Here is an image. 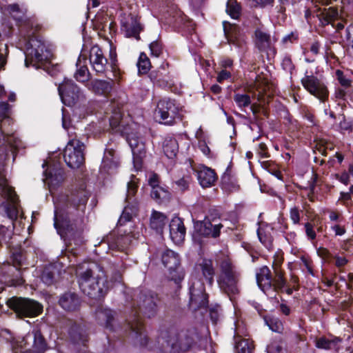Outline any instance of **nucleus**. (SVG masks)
Listing matches in <instances>:
<instances>
[{
	"label": "nucleus",
	"mask_w": 353,
	"mask_h": 353,
	"mask_svg": "<svg viewBox=\"0 0 353 353\" xmlns=\"http://www.w3.org/2000/svg\"><path fill=\"white\" fill-rule=\"evenodd\" d=\"M37 28L29 21L20 26L19 45L25 48V65L43 68L50 76L54 77L60 72V65L50 63L52 54L44 42L35 35Z\"/></svg>",
	"instance_id": "obj_1"
},
{
	"label": "nucleus",
	"mask_w": 353,
	"mask_h": 353,
	"mask_svg": "<svg viewBox=\"0 0 353 353\" xmlns=\"http://www.w3.org/2000/svg\"><path fill=\"white\" fill-rule=\"evenodd\" d=\"M89 196L85 190H78L71 194L63 207L54 201V226L61 236L70 233L81 225Z\"/></svg>",
	"instance_id": "obj_2"
},
{
	"label": "nucleus",
	"mask_w": 353,
	"mask_h": 353,
	"mask_svg": "<svg viewBox=\"0 0 353 353\" xmlns=\"http://www.w3.org/2000/svg\"><path fill=\"white\" fill-rule=\"evenodd\" d=\"M214 269L210 259H203L195 265L189 281L190 305L194 310L205 307L208 303L201 276L210 285H212L214 282Z\"/></svg>",
	"instance_id": "obj_3"
},
{
	"label": "nucleus",
	"mask_w": 353,
	"mask_h": 353,
	"mask_svg": "<svg viewBox=\"0 0 353 353\" xmlns=\"http://www.w3.org/2000/svg\"><path fill=\"white\" fill-rule=\"evenodd\" d=\"M77 274L81 290L94 299L103 297L108 290V284L103 269L97 264H90L85 270L77 269Z\"/></svg>",
	"instance_id": "obj_4"
},
{
	"label": "nucleus",
	"mask_w": 353,
	"mask_h": 353,
	"mask_svg": "<svg viewBox=\"0 0 353 353\" xmlns=\"http://www.w3.org/2000/svg\"><path fill=\"white\" fill-rule=\"evenodd\" d=\"M199 340L196 330L192 328L179 332L163 331L158 338V343L161 348L170 347L174 352H180L188 350Z\"/></svg>",
	"instance_id": "obj_5"
},
{
	"label": "nucleus",
	"mask_w": 353,
	"mask_h": 353,
	"mask_svg": "<svg viewBox=\"0 0 353 353\" xmlns=\"http://www.w3.org/2000/svg\"><path fill=\"white\" fill-rule=\"evenodd\" d=\"M109 121L110 127L115 132L127 134V141L132 150L134 168L136 170H139L142 167V159L145 153L144 143L139 137L128 133L119 108L112 111Z\"/></svg>",
	"instance_id": "obj_6"
},
{
	"label": "nucleus",
	"mask_w": 353,
	"mask_h": 353,
	"mask_svg": "<svg viewBox=\"0 0 353 353\" xmlns=\"http://www.w3.org/2000/svg\"><path fill=\"white\" fill-rule=\"evenodd\" d=\"M0 335L10 342L14 350H19L21 353H41L46 347L44 339L37 330L17 339H13L12 334L7 330H2Z\"/></svg>",
	"instance_id": "obj_7"
},
{
	"label": "nucleus",
	"mask_w": 353,
	"mask_h": 353,
	"mask_svg": "<svg viewBox=\"0 0 353 353\" xmlns=\"http://www.w3.org/2000/svg\"><path fill=\"white\" fill-rule=\"evenodd\" d=\"M239 273L229 259H224L220 263V272L217 283L221 290L228 295L239 292L238 281Z\"/></svg>",
	"instance_id": "obj_8"
},
{
	"label": "nucleus",
	"mask_w": 353,
	"mask_h": 353,
	"mask_svg": "<svg viewBox=\"0 0 353 353\" xmlns=\"http://www.w3.org/2000/svg\"><path fill=\"white\" fill-rule=\"evenodd\" d=\"M181 111L174 101L163 99L157 104L155 117L159 123L172 125L176 123V119H181Z\"/></svg>",
	"instance_id": "obj_9"
},
{
	"label": "nucleus",
	"mask_w": 353,
	"mask_h": 353,
	"mask_svg": "<svg viewBox=\"0 0 353 353\" xmlns=\"http://www.w3.org/2000/svg\"><path fill=\"white\" fill-rule=\"evenodd\" d=\"M84 149V144L79 139L73 138L69 140L63 151V159L68 167L77 169L83 164Z\"/></svg>",
	"instance_id": "obj_10"
},
{
	"label": "nucleus",
	"mask_w": 353,
	"mask_h": 353,
	"mask_svg": "<svg viewBox=\"0 0 353 353\" xmlns=\"http://www.w3.org/2000/svg\"><path fill=\"white\" fill-rule=\"evenodd\" d=\"M8 305L18 315L22 316H36L43 310L42 305L38 302L21 297L10 299Z\"/></svg>",
	"instance_id": "obj_11"
},
{
	"label": "nucleus",
	"mask_w": 353,
	"mask_h": 353,
	"mask_svg": "<svg viewBox=\"0 0 353 353\" xmlns=\"http://www.w3.org/2000/svg\"><path fill=\"white\" fill-rule=\"evenodd\" d=\"M59 94L65 105L71 106L85 99V96L79 87L70 79H64L59 85Z\"/></svg>",
	"instance_id": "obj_12"
},
{
	"label": "nucleus",
	"mask_w": 353,
	"mask_h": 353,
	"mask_svg": "<svg viewBox=\"0 0 353 353\" xmlns=\"http://www.w3.org/2000/svg\"><path fill=\"white\" fill-rule=\"evenodd\" d=\"M163 265L169 270V279L178 285L183 279V272L180 268V259L176 252L166 250L161 256Z\"/></svg>",
	"instance_id": "obj_13"
},
{
	"label": "nucleus",
	"mask_w": 353,
	"mask_h": 353,
	"mask_svg": "<svg viewBox=\"0 0 353 353\" xmlns=\"http://www.w3.org/2000/svg\"><path fill=\"white\" fill-rule=\"evenodd\" d=\"M301 83L304 88L311 94L324 101L329 95V92L325 84L314 75L306 74L302 79Z\"/></svg>",
	"instance_id": "obj_14"
},
{
	"label": "nucleus",
	"mask_w": 353,
	"mask_h": 353,
	"mask_svg": "<svg viewBox=\"0 0 353 353\" xmlns=\"http://www.w3.org/2000/svg\"><path fill=\"white\" fill-rule=\"evenodd\" d=\"M43 168L48 167L44 170L45 179L44 182L48 184L50 192H52V189L55 188L63 181V170L59 166V163H52L50 159L45 161L43 165Z\"/></svg>",
	"instance_id": "obj_15"
},
{
	"label": "nucleus",
	"mask_w": 353,
	"mask_h": 353,
	"mask_svg": "<svg viewBox=\"0 0 353 353\" xmlns=\"http://www.w3.org/2000/svg\"><path fill=\"white\" fill-rule=\"evenodd\" d=\"M223 225L216 219H211L207 216L203 221H197L194 225L196 233L205 237L216 238L220 235Z\"/></svg>",
	"instance_id": "obj_16"
},
{
	"label": "nucleus",
	"mask_w": 353,
	"mask_h": 353,
	"mask_svg": "<svg viewBox=\"0 0 353 353\" xmlns=\"http://www.w3.org/2000/svg\"><path fill=\"white\" fill-rule=\"evenodd\" d=\"M90 64L97 74H103L108 65V59L104 56L102 50L98 46L91 48L89 52Z\"/></svg>",
	"instance_id": "obj_17"
},
{
	"label": "nucleus",
	"mask_w": 353,
	"mask_h": 353,
	"mask_svg": "<svg viewBox=\"0 0 353 353\" xmlns=\"http://www.w3.org/2000/svg\"><path fill=\"white\" fill-rule=\"evenodd\" d=\"M256 277L259 288L268 296H274V291L270 269L267 266L261 268L256 272Z\"/></svg>",
	"instance_id": "obj_18"
},
{
	"label": "nucleus",
	"mask_w": 353,
	"mask_h": 353,
	"mask_svg": "<svg viewBox=\"0 0 353 353\" xmlns=\"http://www.w3.org/2000/svg\"><path fill=\"white\" fill-rule=\"evenodd\" d=\"M170 237L175 244H181L183 242L186 234V230L183 220L174 216L169 225Z\"/></svg>",
	"instance_id": "obj_19"
},
{
	"label": "nucleus",
	"mask_w": 353,
	"mask_h": 353,
	"mask_svg": "<svg viewBox=\"0 0 353 353\" xmlns=\"http://www.w3.org/2000/svg\"><path fill=\"white\" fill-rule=\"evenodd\" d=\"M139 310L144 315L150 318L157 312V296H154L150 292H141L140 296Z\"/></svg>",
	"instance_id": "obj_20"
},
{
	"label": "nucleus",
	"mask_w": 353,
	"mask_h": 353,
	"mask_svg": "<svg viewBox=\"0 0 353 353\" xmlns=\"http://www.w3.org/2000/svg\"><path fill=\"white\" fill-rule=\"evenodd\" d=\"M143 27L136 17L129 16L121 21V30L127 37L140 39L139 34Z\"/></svg>",
	"instance_id": "obj_21"
},
{
	"label": "nucleus",
	"mask_w": 353,
	"mask_h": 353,
	"mask_svg": "<svg viewBox=\"0 0 353 353\" xmlns=\"http://www.w3.org/2000/svg\"><path fill=\"white\" fill-rule=\"evenodd\" d=\"M0 188L2 190L3 196L12 205V210L8 207L6 212L10 219H13L16 218L17 215V210L15 208V205L17 203V197L13 190V188L8 184V181L5 179H0Z\"/></svg>",
	"instance_id": "obj_22"
},
{
	"label": "nucleus",
	"mask_w": 353,
	"mask_h": 353,
	"mask_svg": "<svg viewBox=\"0 0 353 353\" xmlns=\"http://www.w3.org/2000/svg\"><path fill=\"white\" fill-rule=\"evenodd\" d=\"M118 166L119 161L114 155V150H105L100 167V173L101 174H113L116 172Z\"/></svg>",
	"instance_id": "obj_23"
},
{
	"label": "nucleus",
	"mask_w": 353,
	"mask_h": 353,
	"mask_svg": "<svg viewBox=\"0 0 353 353\" xmlns=\"http://www.w3.org/2000/svg\"><path fill=\"white\" fill-rule=\"evenodd\" d=\"M197 179L199 184L203 188H209L212 186L216 181V175L214 171L205 165L199 167L196 171Z\"/></svg>",
	"instance_id": "obj_24"
},
{
	"label": "nucleus",
	"mask_w": 353,
	"mask_h": 353,
	"mask_svg": "<svg viewBox=\"0 0 353 353\" xmlns=\"http://www.w3.org/2000/svg\"><path fill=\"white\" fill-rule=\"evenodd\" d=\"M87 56L81 54L76 63L77 70L74 74L75 79L81 83L87 82L90 79V73L87 66Z\"/></svg>",
	"instance_id": "obj_25"
},
{
	"label": "nucleus",
	"mask_w": 353,
	"mask_h": 353,
	"mask_svg": "<svg viewBox=\"0 0 353 353\" xmlns=\"http://www.w3.org/2000/svg\"><path fill=\"white\" fill-rule=\"evenodd\" d=\"M95 319L98 324L108 329H112L114 312L109 308L100 307L95 312Z\"/></svg>",
	"instance_id": "obj_26"
},
{
	"label": "nucleus",
	"mask_w": 353,
	"mask_h": 353,
	"mask_svg": "<svg viewBox=\"0 0 353 353\" xmlns=\"http://www.w3.org/2000/svg\"><path fill=\"white\" fill-rule=\"evenodd\" d=\"M255 43L260 51L268 52L272 48V40L270 35L263 28H257L255 30Z\"/></svg>",
	"instance_id": "obj_27"
},
{
	"label": "nucleus",
	"mask_w": 353,
	"mask_h": 353,
	"mask_svg": "<svg viewBox=\"0 0 353 353\" xmlns=\"http://www.w3.org/2000/svg\"><path fill=\"white\" fill-rule=\"evenodd\" d=\"M59 305L65 310H74L79 305V299L75 293L67 292L60 297Z\"/></svg>",
	"instance_id": "obj_28"
},
{
	"label": "nucleus",
	"mask_w": 353,
	"mask_h": 353,
	"mask_svg": "<svg viewBox=\"0 0 353 353\" xmlns=\"http://www.w3.org/2000/svg\"><path fill=\"white\" fill-rule=\"evenodd\" d=\"M167 222L168 219L164 214L154 210L152 211L150 223L152 229L161 234Z\"/></svg>",
	"instance_id": "obj_29"
},
{
	"label": "nucleus",
	"mask_w": 353,
	"mask_h": 353,
	"mask_svg": "<svg viewBox=\"0 0 353 353\" xmlns=\"http://www.w3.org/2000/svg\"><path fill=\"white\" fill-rule=\"evenodd\" d=\"M87 87L96 94H103L111 91L112 83L105 80L94 79L90 81Z\"/></svg>",
	"instance_id": "obj_30"
},
{
	"label": "nucleus",
	"mask_w": 353,
	"mask_h": 353,
	"mask_svg": "<svg viewBox=\"0 0 353 353\" xmlns=\"http://www.w3.org/2000/svg\"><path fill=\"white\" fill-rule=\"evenodd\" d=\"M8 11L12 17L18 21H21L24 17L23 10L21 9L18 4L6 6L5 0H0V14L1 15Z\"/></svg>",
	"instance_id": "obj_31"
},
{
	"label": "nucleus",
	"mask_w": 353,
	"mask_h": 353,
	"mask_svg": "<svg viewBox=\"0 0 353 353\" xmlns=\"http://www.w3.org/2000/svg\"><path fill=\"white\" fill-rule=\"evenodd\" d=\"M163 152L165 155L170 159H173L178 153L179 145L174 138H166L163 142Z\"/></svg>",
	"instance_id": "obj_32"
},
{
	"label": "nucleus",
	"mask_w": 353,
	"mask_h": 353,
	"mask_svg": "<svg viewBox=\"0 0 353 353\" xmlns=\"http://www.w3.org/2000/svg\"><path fill=\"white\" fill-rule=\"evenodd\" d=\"M235 348L237 353H252V346L249 339H240V334L238 329L234 334Z\"/></svg>",
	"instance_id": "obj_33"
},
{
	"label": "nucleus",
	"mask_w": 353,
	"mask_h": 353,
	"mask_svg": "<svg viewBox=\"0 0 353 353\" xmlns=\"http://www.w3.org/2000/svg\"><path fill=\"white\" fill-rule=\"evenodd\" d=\"M130 329L132 334L134 335L136 339H139V343L141 345L147 344V339L145 336H143L142 333V323L139 319L136 318L132 321L129 323Z\"/></svg>",
	"instance_id": "obj_34"
},
{
	"label": "nucleus",
	"mask_w": 353,
	"mask_h": 353,
	"mask_svg": "<svg viewBox=\"0 0 353 353\" xmlns=\"http://www.w3.org/2000/svg\"><path fill=\"white\" fill-rule=\"evenodd\" d=\"M270 227H267L265 229L259 228L257 230V234L260 241L268 250H270L272 248V238L270 234Z\"/></svg>",
	"instance_id": "obj_35"
},
{
	"label": "nucleus",
	"mask_w": 353,
	"mask_h": 353,
	"mask_svg": "<svg viewBox=\"0 0 353 353\" xmlns=\"http://www.w3.org/2000/svg\"><path fill=\"white\" fill-rule=\"evenodd\" d=\"M137 212V208L136 206L126 205L118 221L120 225H124L126 222L130 221L133 216H135Z\"/></svg>",
	"instance_id": "obj_36"
},
{
	"label": "nucleus",
	"mask_w": 353,
	"mask_h": 353,
	"mask_svg": "<svg viewBox=\"0 0 353 353\" xmlns=\"http://www.w3.org/2000/svg\"><path fill=\"white\" fill-rule=\"evenodd\" d=\"M339 342H340V339L337 338L332 340H330L325 337H321L316 340V346L318 348L325 350L337 349V344Z\"/></svg>",
	"instance_id": "obj_37"
},
{
	"label": "nucleus",
	"mask_w": 353,
	"mask_h": 353,
	"mask_svg": "<svg viewBox=\"0 0 353 353\" xmlns=\"http://www.w3.org/2000/svg\"><path fill=\"white\" fill-rule=\"evenodd\" d=\"M150 61L146 54L141 52L139 55L137 68L139 74H146L150 69Z\"/></svg>",
	"instance_id": "obj_38"
},
{
	"label": "nucleus",
	"mask_w": 353,
	"mask_h": 353,
	"mask_svg": "<svg viewBox=\"0 0 353 353\" xmlns=\"http://www.w3.org/2000/svg\"><path fill=\"white\" fill-rule=\"evenodd\" d=\"M3 140L10 147L11 150H17L23 148L22 141L15 134L3 136Z\"/></svg>",
	"instance_id": "obj_39"
},
{
	"label": "nucleus",
	"mask_w": 353,
	"mask_h": 353,
	"mask_svg": "<svg viewBox=\"0 0 353 353\" xmlns=\"http://www.w3.org/2000/svg\"><path fill=\"white\" fill-rule=\"evenodd\" d=\"M234 101L241 109L247 108L251 104V98L248 94L236 93L234 95Z\"/></svg>",
	"instance_id": "obj_40"
},
{
	"label": "nucleus",
	"mask_w": 353,
	"mask_h": 353,
	"mask_svg": "<svg viewBox=\"0 0 353 353\" xmlns=\"http://www.w3.org/2000/svg\"><path fill=\"white\" fill-rule=\"evenodd\" d=\"M226 12L232 19H237L239 17L240 6L236 0H228Z\"/></svg>",
	"instance_id": "obj_41"
},
{
	"label": "nucleus",
	"mask_w": 353,
	"mask_h": 353,
	"mask_svg": "<svg viewBox=\"0 0 353 353\" xmlns=\"http://www.w3.org/2000/svg\"><path fill=\"white\" fill-rule=\"evenodd\" d=\"M265 324L273 332H279L282 330V323L277 318L265 317Z\"/></svg>",
	"instance_id": "obj_42"
},
{
	"label": "nucleus",
	"mask_w": 353,
	"mask_h": 353,
	"mask_svg": "<svg viewBox=\"0 0 353 353\" xmlns=\"http://www.w3.org/2000/svg\"><path fill=\"white\" fill-rule=\"evenodd\" d=\"M137 189V179L132 176L130 181L128 183V191L126 200L128 203H130L131 198L135 194Z\"/></svg>",
	"instance_id": "obj_43"
},
{
	"label": "nucleus",
	"mask_w": 353,
	"mask_h": 353,
	"mask_svg": "<svg viewBox=\"0 0 353 353\" xmlns=\"http://www.w3.org/2000/svg\"><path fill=\"white\" fill-rule=\"evenodd\" d=\"M149 48L150 50V55L154 57H159L163 53V46L161 43L159 41H152L150 46Z\"/></svg>",
	"instance_id": "obj_44"
},
{
	"label": "nucleus",
	"mask_w": 353,
	"mask_h": 353,
	"mask_svg": "<svg viewBox=\"0 0 353 353\" xmlns=\"http://www.w3.org/2000/svg\"><path fill=\"white\" fill-rule=\"evenodd\" d=\"M345 38L348 53L353 57V25H350L347 28Z\"/></svg>",
	"instance_id": "obj_45"
},
{
	"label": "nucleus",
	"mask_w": 353,
	"mask_h": 353,
	"mask_svg": "<svg viewBox=\"0 0 353 353\" xmlns=\"http://www.w3.org/2000/svg\"><path fill=\"white\" fill-rule=\"evenodd\" d=\"M168 192L159 185L152 188L151 196L156 200H161L166 198Z\"/></svg>",
	"instance_id": "obj_46"
},
{
	"label": "nucleus",
	"mask_w": 353,
	"mask_h": 353,
	"mask_svg": "<svg viewBox=\"0 0 353 353\" xmlns=\"http://www.w3.org/2000/svg\"><path fill=\"white\" fill-rule=\"evenodd\" d=\"M191 179L188 175L183 176L182 178L174 181L179 190L184 191L188 188Z\"/></svg>",
	"instance_id": "obj_47"
},
{
	"label": "nucleus",
	"mask_w": 353,
	"mask_h": 353,
	"mask_svg": "<svg viewBox=\"0 0 353 353\" xmlns=\"http://www.w3.org/2000/svg\"><path fill=\"white\" fill-rule=\"evenodd\" d=\"M323 14L326 21L330 23L332 20H334L338 17L339 13L336 9L329 8L328 9L324 10Z\"/></svg>",
	"instance_id": "obj_48"
},
{
	"label": "nucleus",
	"mask_w": 353,
	"mask_h": 353,
	"mask_svg": "<svg viewBox=\"0 0 353 353\" xmlns=\"http://www.w3.org/2000/svg\"><path fill=\"white\" fill-rule=\"evenodd\" d=\"M341 131L351 132L353 131V119H343L339 123Z\"/></svg>",
	"instance_id": "obj_49"
},
{
	"label": "nucleus",
	"mask_w": 353,
	"mask_h": 353,
	"mask_svg": "<svg viewBox=\"0 0 353 353\" xmlns=\"http://www.w3.org/2000/svg\"><path fill=\"white\" fill-rule=\"evenodd\" d=\"M304 227L307 239L312 241H314L316 239V235L313 225L307 222L305 223Z\"/></svg>",
	"instance_id": "obj_50"
},
{
	"label": "nucleus",
	"mask_w": 353,
	"mask_h": 353,
	"mask_svg": "<svg viewBox=\"0 0 353 353\" xmlns=\"http://www.w3.org/2000/svg\"><path fill=\"white\" fill-rule=\"evenodd\" d=\"M336 76L341 85L347 87L350 85V81L343 74V72L339 70L336 71Z\"/></svg>",
	"instance_id": "obj_51"
},
{
	"label": "nucleus",
	"mask_w": 353,
	"mask_h": 353,
	"mask_svg": "<svg viewBox=\"0 0 353 353\" xmlns=\"http://www.w3.org/2000/svg\"><path fill=\"white\" fill-rule=\"evenodd\" d=\"M290 218L294 224H298L300 221V212L298 208H292L290 210Z\"/></svg>",
	"instance_id": "obj_52"
},
{
	"label": "nucleus",
	"mask_w": 353,
	"mask_h": 353,
	"mask_svg": "<svg viewBox=\"0 0 353 353\" xmlns=\"http://www.w3.org/2000/svg\"><path fill=\"white\" fill-rule=\"evenodd\" d=\"M285 281L281 273H276V277L273 283V290L275 292L276 288H282L284 287Z\"/></svg>",
	"instance_id": "obj_53"
},
{
	"label": "nucleus",
	"mask_w": 353,
	"mask_h": 353,
	"mask_svg": "<svg viewBox=\"0 0 353 353\" xmlns=\"http://www.w3.org/2000/svg\"><path fill=\"white\" fill-rule=\"evenodd\" d=\"M268 353H280L282 351V347L277 342H272L267 346Z\"/></svg>",
	"instance_id": "obj_54"
},
{
	"label": "nucleus",
	"mask_w": 353,
	"mask_h": 353,
	"mask_svg": "<svg viewBox=\"0 0 353 353\" xmlns=\"http://www.w3.org/2000/svg\"><path fill=\"white\" fill-rule=\"evenodd\" d=\"M231 78V72L227 70H222L217 75L216 80L219 83H222L225 80Z\"/></svg>",
	"instance_id": "obj_55"
},
{
	"label": "nucleus",
	"mask_w": 353,
	"mask_h": 353,
	"mask_svg": "<svg viewBox=\"0 0 353 353\" xmlns=\"http://www.w3.org/2000/svg\"><path fill=\"white\" fill-rule=\"evenodd\" d=\"M71 337L74 345H79L80 343H81L83 345H85V342L87 341L85 337L81 334H78L77 335L72 334Z\"/></svg>",
	"instance_id": "obj_56"
},
{
	"label": "nucleus",
	"mask_w": 353,
	"mask_h": 353,
	"mask_svg": "<svg viewBox=\"0 0 353 353\" xmlns=\"http://www.w3.org/2000/svg\"><path fill=\"white\" fill-rule=\"evenodd\" d=\"M10 105L6 102L0 103V117L4 119H8V114L10 110Z\"/></svg>",
	"instance_id": "obj_57"
},
{
	"label": "nucleus",
	"mask_w": 353,
	"mask_h": 353,
	"mask_svg": "<svg viewBox=\"0 0 353 353\" xmlns=\"http://www.w3.org/2000/svg\"><path fill=\"white\" fill-rule=\"evenodd\" d=\"M298 39V34L296 32H292L290 34H288V35H285L283 39L282 42L284 44H288L292 43L294 41H296Z\"/></svg>",
	"instance_id": "obj_58"
},
{
	"label": "nucleus",
	"mask_w": 353,
	"mask_h": 353,
	"mask_svg": "<svg viewBox=\"0 0 353 353\" xmlns=\"http://www.w3.org/2000/svg\"><path fill=\"white\" fill-rule=\"evenodd\" d=\"M282 67L283 68L288 71L290 72H292V70L294 69V65L292 62V60L289 57H285L282 61Z\"/></svg>",
	"instance_id": "obj_59"
},
{
	"label": "nucleus",
	"mask_w": 353,
	"mask_h": 353,
	"mask_svg": "<svg viewBox=\"0 0 353 353\" xmlns=\"http://www.w3.org/2000/svg\"><path fill=\"white\" fill-rule=\"evenodd\" d=\"M41 280L46 285H51L53 283V275L49 272L44 271L41 275Z\"/></svg>",
	"instance_id": "obj_60"
},
{
	"label": "nucleus",
	"mask_w": 353,
	"mask_h": 353,
	"mask_svg": "<svg viewBox=\"0 0 353 353\" xmlns=\"http://www.w3.org/2000/svg\"><path fill=\"white\" fill-rule=\"evenodd\" d=\"M336 236H342L345 233V229L343 226L338 224H334L330 227Z\"/></svg>",
	"instance_id": "obj_61"
},
{
	"label": "nucleus",
	"mask_w": 353,
	"mask_h": 353,
	"mask_svg": "<svg viewBox=\"0 0 353 353\" xmlns=\"http://www.w3.org/2000/svg\"><path fill=\"white\" fill-rule=\"evenodd\" d=\"M336 179L344 185H347L350 181V174L346 172H343L341 174H336Z\"/></svg>",
	"instance_id": "obj_62"
},
{
	"label": "nucleus",
	"mask_w": 353,
	"mask_h": 353,
	"mask_svg": "<svg viewBox=\"0 0 353 353\" xmlns=\"http://www.w3.org/2000/svg\"><path fill=\"white\" fill-rule=\"evenodd\" d=\"M199 148L203 154L208 157L210 155V149L204 141H199Z\"/></svg>",
	"instance_id": "obj_63"
},
{
	"label": "nucleus",
	"mask_w": 353,
	"mask_h": 353,
	"mask_svg": "<svg viewBox=\"0 0 353 353\" xmlns=\"http://www.w3.org/2000/svg\"><path fill=\"white\" fill-rule=\"evenodd\" d=\"M70 125V117H68L64 110H62V126L64 129L68 130Z\"/></svg>",
	"instance_id": "obj_64"
}]
</instances>
